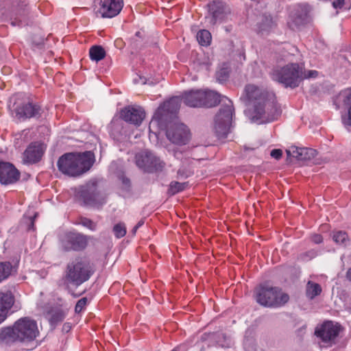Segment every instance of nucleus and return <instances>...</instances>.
<instances>
[{"mask_svg": "<svg viewBox=\"0 0 351 351\" xmlns=\"http://www.w3.org/2000/svg\"><path fill=\"white\" fill-rule=\"evenodd\" d=\"M197 100L194 103L188 100V103L191 107L211 108L220 102L223 103L215 117L214 128L219 138H226L232 125L233 108L231 100L213 90H202V93H199V96L197 95Z\"/></svg>", "mask_w": 351, "mask_h": 351, "instance_id": "f257e3e1", "label": "nucleus"}, {"mask_svg": "<svg viewBox=\"0 0 351 351\" xmlns=\"http://www.w3.org/2000/svg\"><path fill=\"white\" fill-rule=\"evenodd\" d=\"M245 95L249 104L254 107L252 117L254 121L259 123L271 122L280 116L281 111L272 93L248 84L245 88Z\"/></svg>", "mask_w": 351, "mask_h": 351, "instance_id": "f03ea898", "label": "nucleus"}, {"mask_svg": "<svg viewBox=\"0 0 351 351\" xmlns=\"http://www.w3.org/2000/svg\"><path fill=\"white\" fill-rule=\"evenodd\" d=\"M94 162L95 156L91 152H70L59 158L57 166L63 174L77 177L88 171Z\"/></svg>", "mask_w": 351, "mask_h": 351, "instance_id": "7ed1b4c3", "label": "nucleus"}, {"mask_svg": "<svg viewBox=\"0 0 351 351\" xmlns=\"http://www.w3.org/2000/svg\"><path fill=\"white\" fill-rule=\"evenodd\" d=\"M38 334L36 322L27 317H22L12 327L0 330V343L9 344L15 341H32Z\"/></svg>", "mask_w": 351, "mask_h": 351, "instance_id": "20e7f679", "label": "nucleus"}, {"mask_svg": "<svg viewBox=\"0 0 351 351\" xmlns=\"http://www.w3.org/2000/svg\"><path fill=\"white\" fill-rule=\"evenodd\" d=\"M270 75L273 80L282 84L285 88H295L304 80L302 66L298 63H289L276 67Z\"/></svg>", "mask_w": 351, "mask_h": 351, "instance_id": "39448f33", "label": "nucleus"}, {"mask_svg": "<svg viewBox=\"0 0 351 351\" xmlns=\"http://www.w3.org/2000/svg\"><path fill=\"white\" fill-rule=\"evenodd\" d=\"M254 293L256 301L265 307H280L289 300V295L283 293L278 287L260 285L256 288Z\"/></svg>", "mask_w": 351, "mask_h": 351, "instance_id": "423d86ee", "label": "nucleus"}, {"mask_svg": "<svg viewBox=\"0 0 351 351\" xmlns=\"http://www.w3.org/2000/svg\"><path fill=\"white\" fill-rule=\"evenodd\" d=\"M93 274V271L89 263L78 258L67 265L65 278L69 282L79 286L87 281Z\"/></svg>", "mask_w": 351, "mask_h": 351, "instance_id": "0eeeda50", "label": "nucleus"}, {"mask_svg": "<svg viewBox=\"0 0 351 351\" xmlns=\"http://www.w3.org/2000/svg\"><path fill=\"white\" fill-rule=\"evenodd\" d=\"M136 165L145 171L153 172L161 170L164 163L154 154L149 151L140 152L136 155Z\"/></svg>", "mask_w": 351, "mask_h": 351, "instance_id": "6e6552de", "label": "nucleus"}, {"mask_svg": "<svg viewBox=\"0 0 351 351\" xmlns=\"http://www.w3.org/2000/svg\"><path fill=\"white\" fill-rule=\"evenodd\" d=\"M123 6V0H99L95 9L101 17L112 18L119 14Z\"/></svg>", "mask_w": 351, "mask_h": 351, "instance_id": "1a4fd4ad", "label": "nucleus"}, {"mask_svg": "<svg viewBox=\"0 0 351 351\" xmlns=\"http://www.w3.org/2000/svg\"><path fill=\"white\" fill-rule=\"evenodd\" d=\"M167 138L174 144L185 145L189 140V132L187 127L182 123L170 125L167 130Z\"/></svg>", "mask_w": 351, "mask_h": 351, "instance_id": "9d476101", "label": "nucleus"}, {"mask_svg": "<svg viewBox=\"0 0 351 351\" xmlns=\"http://www.w3.org/2000/svg\"><path fill=\"white\" fill-rule=\"evenodd\" d=\"M14 111L16 117L20 120L39 118L43 113V110L38 104L30 101L17 106Z\"/></svg>", "mask_w": 351, "mask_h": 351, "instance_id": "9b49d317", "label": "nucleus"}, {"mask_svg": "<svg viewBox=\"0 0 351 351\" xmlns=\"http://www.w3.org/2000/svg\"><path fill=\"white\" fill-rule=\"evenodd\" d=\"M61 243L64 251H79L86 247L87 239L86 237L81 234L71 232L65 234Z\"/></svg>", "mask_w": 351, "mask_h": 351, "instance_id": "f8f14e48", "label": "nucleus"}, {"mask_svg": "<svg viewBox=\"0 0 351 351\" xmlns=\"http://www.w3.org/2000/svg\"><path fill=\"white\" fill-rule=\"evenodd\" d=\"M120 117L125 122L140 125L145 119V112L140 106H128L121 110Z\"/></svg>", "mask_w": 351, "mask_h": 351, "instance_id": "ddd939ff", "label": "nucleus"}, {"mask_svg": "<svg viewBox=\"0 0 351 351\" xmlns=\"http://www.w3.org/2000/svg\"><path fill=\"white\" fill-rule=\"evenodd\" d=\"M20 178V172L15 167L7 162L0 161V182L3 184H11Z\"/></svg>", "mask_w": 351, "mask_h": 351, "instance_id": "4468645a", "label": "nucleus"}, {"mask_svg": "<svg viewBox=\"0 0 351 351\" xmlns=\"http://www.w3.org/2000/svg\"><path fill=\"white\" fill-rule=\"evenodd\" d=\"M339 330V325L328 321L325 322L319 328H317L315 333L324 342H329L337 337Z\"/></svg>", "mask_w": 351, "mask_h": 351, "instance_id": "2eb2a0df", "label": "nucleus"}, {"mask_svg": "<svg viewBox=\"0 0 351 351\" xmlns=\"http://www.w3.org/2000/svg\"><path fill=\"white\" fill-rule=\"evenodd\" d=\"M80 196L86 204L93 205L99 201L97 182L90 181L81 187Z\"/></svg>", "mask_w": 351, "mask_h": 351, "instance_id": "dca6fc26", "label": "nucleus"}, {"mask_svg": "<svg viewBox=\"0 0 351 351\" xmlns=\"http://www.w3.org/2000/svg\"><path fill=\"white\" fill-rule=\"evenodd\" d=\"M181 99L174 97L160 105L154 115V119H160L166 114H174L180 109Z\"/></svg>", "mask_w": 351, "mask_h": 351, "instance_id": "f3484780", "label": "nucleus"}, {"mask_svg": "<svg viewBox=\"0 0 351 351\" xmlns=\"http://www.w3.org/2000/svg\"><path fill=\"white\" fill-rule=\"evenodd\" d=\"M44 153L41 144L34 142L31 143L23 153V160L27 163L38 162Z\"/></svg>", "mask_w": 351, "mask_h": 351, "instance_id": "a211bd4d", "label": "nucleus"}, {"mask_svg": "<svg viewBox=\"0 0 351 351\" xmlns=\"http://www.w3.org/2000/svg\"><path fill=\"white\" fill-rule=\"evenodd\" d=\"M14 304V297L10 291L0 292V324L7 317L8 312Z\"/></svg>", "mask_w": 351, "mask_h": 351, "instance_id": "6ab92c4d", "label": "nucleus"}, {"mask_svg": "<svg viewBox=\"0 0 351 351\" xmlns=\"http://www.w3.org/2000/svg\"><path fill=\"white\" fill-rule=\"evenodd\" d=\"M209 12L212 14V23H216L218 21H222L224 19L228 10L221 1L217 0L213 1L208 5Z\"/></svg>", "mask_w": 351, "mask_h": 351, "instance_id": "aec40b11", "label": "nucleus"}, {"mask_svg": "<svg viewBox=\"0 0 351 351\" xmlns=\"http://www.w3.org/2000/svg\"><path fill=\"white\" fill-rule=\"evenodd\" d=\"M291 152L293 157L301 160H311L316 155V151L311 148L293 147L291 149L287 150L288 156H291Z\"/></svg>", "mask_w": 351, "mask_h": 351, "instance_id": "412c9836", "label": "nucleus"}, {"mask_svg": "<svg viewBox=\"0 0 351 351\" xmlns=\"http://www.w3.org/2000/svg\"><path fill=\"white\" fill-rule=\"evenodd\" d=\"M339 97L344 105L349 106L348 115L342 117V121L344 125L351 126V88L342 90Z\"/></svg>", "mask_w": 351, "mask_h": 351, "instance_id": "4be33fe9", "label": "nucleus"}, {"mask_svg": "<svg viewBox=\"0 0 351 351\" xmlns=\"http://www.w3.org/2000/svg\"><path fill=\"white\" fill-rule=\"evenodd\" d=\"M14 271L15 267L10 262L0 263V282L8 278Z\"/></svg>", "mask_w": 351, "mask_h": 351, "instance_id": "5701e85b", "label": "nucleus"}, {"mask_svg": "<svg viewBox=\"0 0 351 351\" xmlns=\"http://www.w3.org/2000/svg\"><path fill=\"white\" fill-rule=\"evenodd\" d=\"M322 292V287L318 283L308 281L306 285V294L310 299H313Z\"/></svg>", "mask_w": 351, "mask_h": 351, "instance_id": "b1692460", "label": "nucleus"}, {"mask_svg": "<svg viewBox=\"0 0 351 351\" xmlns=\"http://www.w3.org/2000/svg\"><path fill=\"white\" fill-rule=\"evenodd\" d=\"M90 58L92 60L99 62L106 56V51L101 46H93L89 50Z\"/></svg>", "mask_w": 351, "mask_h": 351, "instance_id": "393cba45", "label": "nucleus"}, {"mask_svg": "<svg viewBox=\"0 0 351 351\" xmlns=\"http://www.w3.org/2000/svg\"><path fill=\"white\" fill-rule=\"evenodd\" d=\"M189 186L188 182H179L177 181H172L169 184L168 189V193L171 195H176L178 193L182 192L185 190Z\"/></svg>", "mask_w": 351, "mask_h": 351, "instance_id": "a878e982", "label": "nucleus"}, {"mask_svg": "<svg viewBox=\"0 0 351 351\" xmlns=\"http://www.w3.org/2000/svg\"><path fill=\"white\" fill-rule=\"evenodd\" d=\"M211 34L206 29L199 30L197 34V40L202 46H208L211 42Z\"/></svg>", "mask_w": 351, "mask_h": 351, "instance_id": "bb28decb", "label": "nucleus"}, {"mask_svg": "<svg viewBox=\"0 0 351 351\" xmlns=\"http://www.w3.org/2000/svg\"><path fill=\"white\" fill-rule=\"evenodd\" d=\"M199 93H202V90H190L189 92H186L183 96H182V99L184 101V103L189 106V107H191L189 103H188V100L189 101H191L192 102L193 101H195L196 100H197V95L199 96Z\"/></svg>", "mask_w": 351, "mask_h": 351, "instance_id": "cd10ccee", "label": "nucleus"}, {"mask_svg": "<svg viewBox=\"0 0 351 351\" xmlns=\"http://www.w3.org/2000/svg\"><path fill=\"white\" fill-rule=\"evenodd\" d=\"M114 236L118 238L123 237L126 234V228L123 223H119L113 227Z\"/></svg>", "mask_w": 351, "mask_h": 351, "instance_id": "c85d7f7f", "label": "nucleus"}, {"mask_svg": "<svg viewBox=\"0 0 351 351\" xmlns=\"http://www.w3.org/2000/svg\"><path fill=\"white\" fill-rule=\"evenodd\" d=\"M332 239L335 243L339 244H343L348 239V235L345 232L338 231L334 232Z\"/></svg>", "mask_w": 351, "mask_h": 351, "instance_id": "c756f323", "label": "nucleus"}, {"mask_svg": "<svg viewBox=\"0 0 351 351\" xmlns=\"http://www.w3.org/2000/svg\"><path fill=\"white\" fill-rule=\"evenodd\" d=\"M193 174V171L185 167H181L177 172V178L178 179H185L190 177Z\"/></svg>", "mask_w": 351, "mask_h": 351, "instance_id": "7c9ffc66", "label": "nucleus"}, {"mask_svg": "<svg viewBox=\"0 0 351 351\" xmlns=\"http://www.w3.org/2000/svg\"><path fill=\"white\" fill-rule=\"evenodd\" d=\"M66 313L63 311H58L54 313L51 317V322L58 323L62 322L65 317Z\"/></svg>", "mask_w": 351, "mask_h": 351, "instance_id": "2f4dec72", "label": "nucleus"}, {"mask_svg": "<svg viewBox=\"0 0 351 351\" xmlns=\"http://www.w3.org/2000/svg\"><path fill=\"white\" fill-rule=\"evenodd\" d=\"M87 302L88 300L86 298H82L79 300L75 306V313H80L82 312L84 307L86 306Z\"/></svg>", "mask_w": 351, "mask_h": 351, "instance_id": "473e14b6", "label": "nucleus"}, {"mask_svg": "<svg viewBox=\"0 0 351 351\" xmlns=\"http://www.w3.org/2000/svg\"><path fill=\"white\" fill-rule=\"evenodd\" d=\"M81 224L84 227L89 228L91 230H95L96 229V223H94L92 220L88 218H83L81 219Z\"/></svg>", "mask_w": 351, "mask_h": 351, "instance_id": "72a5a7b5", "label": "nucleus"}, {"mask_svg": "<svg viewBox=\"0 0 351 351\" xmlns=\"http://www.w3.org/2000/svg\"><path fill=\"white\" fill-rule=\"evenodd\" d=\"M302 75L304 79L309 78H315L318 76V72L315 70H309L307 71H304V67L302 66Z\"/></svg>", "mask_w": 351, "mask_h": 351, "instance_id": "f704fd0d", "label": "nucleus"}, {"mask_svg": "<svg viewBox=\"0 0 351 351\" xmlns=\"http://www.w3.org/2000/svg\"><path fill=\"white\" fill-rule=\"evenodd\" d=\"M270 155L272 158L278 160L282 157V152L280 149H274L271 150Z\"/></svg>", "mask_w": 351, "mask_h": 351, "instance_id": "c9c22d12", "label": "nucleus"}, {"mask_svg": "<svg viewBox=\"0 0 351 351\" xmlns=\"http://www.w3.org/2000/svg\"><path fill=\"white\" fill-rule=\"evenodd\" d=\"M217 77L219 82H223L228 79V75L226 71L222 70L217 73Z\"/></svg>", "mask_w": 351, "mask_h": 351, "instance_id": "e433bc0d", "label": "nucleus"}, {"mask_svg": "<svg viewBox=\"0 0 351 351\" xmlns=\"http://www.w3.org/2000/svg\"><path fill=\"white\" fill-rule=\"evenodd\" d=\"M311 240L316 244H319L323 241V237L321 234H314L311 235Z\"/></svg>", "mask_w": 351, "mask_h": 351, "instance_id": "4c0bfd02", "label": "nucleus"}, {"mask_svg": "<svg viewBox=\"0 0 351 351\" xmlns=\"http://www.w3.org/2000/svg\"><path fill=\"white\" fill-rule=\"evenodd\" d=\"M120 179L121 180L123 185H124L126 189L130 187V180L129 178H126L124 175H122L120 177Z\"/></svg>", "mask_w": 351, "mask_h": 351, "instance_id": "58836bf2", "label": "nucleus"}, {"mask_svg": "<svg viewBox=\"0 0 351 351\" xmlns=\"http://www.w3.org/2000/svg\"><path fill=\"white\" fill-rule=\"evenodd\" d=\"M345 3V0H333L332 2V6L335 9L341 8Z\"/></svg>", "mask_w": 351, "mask_h": 351, "instance_id": "ea45409f", "label": "nucleus"}, {"mask_svg": "<svg viewBox=\"0 0 351 351\" xmlns=\"http://www.w3.org/2000/svg\"><path fill=\"white\" fill-rule=\"evenodd\" d=\"M346 278L348 281L351 282V267L347 270L346 274Z\"/></svg>", "mask_w": 351, "mask_h": 351, "instance_id": "a19ab883", "label": "nucleus"}, {"mask_svg": "<svg viewBox=\"0 0 351 351\" xmlns=\"http://www.w3.org/2000/svg\"><path fill=\"white\" fill-rule=\"evenodd\" d=\"M144 224V220L141 219L140 220L137 224L136 225L139 228L141 226H142Z\"/></svg>", "mask_w": 351, "mask_h": 351, "instance_id": "79ce46f5", "label": "nucleus"}, {"mask_svg": "<svg viewBox=\"0 0 351 351\" xmlns=\"http://www.w3.org/2000/svg\"><path fill=\"white\" fill-rule=\"evenodd\" d=\"M265 21L268 23V26L269 27V28H271V25H272L271 20V19L269 20L267 18H266Z\"/></svg>", "mask_w": 351, "mask_h": 351, "instance_id": "37998d69", "label": "nucleus"}, {"mask_svg": "<svg viewBox=\"0 0 351 351\" xmlns=\"http://www.w3.org/2000/svg\"><path fill=\"white\" fill-rule=\"evenodd\" d=\"M264 31H268V29H267V28H265V27H261L260 28V32H261L262 34H263V32H264Z\"/></svg>", "mask_w": 351, "mask_h": 351, "instance_id": "c03bdc74", "label": "nucleus"}, {"mask_svg": "<svg viewBox=\"0 0 351 351\" xmlns=\"http://www.w3.org/2000/svg\"><path fill=\"white\" fill-rule=\"evenodd\" d=\"M138 229V226H135L132 230V233L134 234Z\"/></svg>", "mask_w": 351, "mask_h": 351, "instance_id": "a18cd8bd", "label": "nucleus"}, {"mask_svg": "<svg viewBox=\"0 0 351 351\" xmlns=\"http://www.w3.org/2000/svg\"><path fill=\"white\" fill-rule=\"evenodd\" d=\"M11 24H12L13 26H14V25H16L14 22H12V23H11Z\"/></svg>", "mask_w": 351, "mask_h": 351, "instance_id": "49530a36", "label": "nucleus"}, {"mask_svg": "<svg viewBox=\"0 0 351 351\" xmlns=\"http://www.w3.org/2000/svg\"><path fill=\"white\" fill-rule=\"evenodd\" d=\"M139 34H140V32H136V36H139Z\"/></svg>", "mask_w": 351, "mask_h": 351, "instance_id": "de8ad7c7", "label": "nucleus"}, {"mask_svg": "<svg viewBox=\"0 0 351 351\" xmlns=\"http://www.w3.org/2000/svg\"><path fill=\"white\" fill-rule=\"evenodd\" d=\"M177 154H178V153H177V152H175V156H176V157H177Z\"/></svg>", "mask_w": 351, "mask_h": 351, "instance_id": "09e8293b", "label": "nucleus"}, {"mask_svg": "<svg viewBox=\"0 0 351 351\" xmlns=\"http://www.w3.org/2000/svg\"><path fill=\"white\" fill-rule=\"evenodd\" d=\"M171 351H177V350H174V349H173V350H172Z\"/></svg>", "mask_w": 351, "mask_h": 351, "instance_id": "8fccbe9b", "label": "nucleus"}]
</instances>
